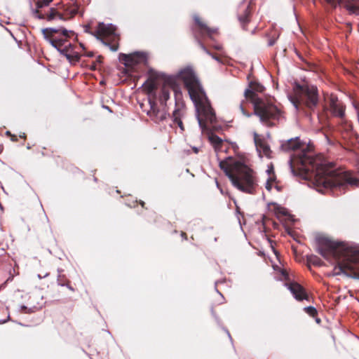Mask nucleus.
Returning <instances> with one entry per match:
<instances>
[{
	"label": "nucleus",
	"instance_id": "obj_1",
	"mask_svg": "<svg viewBox=\"0 0 359 359\" xmlns=\"http://www.w3.org/2000/svg\"><path fill=\"white\" fill-rule=\"evenodd\" d=\"M219 167L238 190L252 194L257 187L253 170L245 163L231 157L219 162Z\"/></svg>",
	"mask_w": 359,
	"mask_h": 359
},
{
	"label": "nucleus",
	"instance_id": "obj_2",
	"mask_svg": "<svg viewBox=\"0 0 359 359\" xmlns=\"http://www.w3.org/2000/svg\"><path fill=\"white\" fill-rule=\"evenodd\" d=\"M177 77L184 81L189 96L195 104L198 124L203 128L202 116H206L210 113V107L206 95L191 69L187 68L181 70Z\"/></svg>",
	"mask_w": 359,
	"mask_h": 359
},
{
	"label": "nucleus",
	"instance_id": "obj_3",
	"mask_svg": "<svg viewBox=\"0 0 359 359\" xmlns=\"http://www.w3.org/2000/svg\"><path fill=\"white\" fill-rule=\"evenodd\" d=\"M244 95L247 99L251 100L254 106L255 114L258 116L262 121L269 118H278L280 112L277 107L271 104L265 103L258 98L255 93L250 89H246Z\"/></svg>",
	"mask_w": 359,
	"mask_h": 359
},
{
	"label": "nucleus",
	"instance_id": "obj_4",
	"mask_svg": "<svg viewBox=\"0 0 359 359\" xmlns=\"http://www.w3.org/2000/svg\"><path fill=\"white\" fill-rule=\"evenodd\" d=\"M72 32L63 27L58 29L46 28L42 29L44 38L55 48L58 51L64 53L65 50L62 49V42L69 37Z\"/></svg>",
	"mask_w": 359,
	"mask_h": 359
},
{
	"label": "nucleus",
	"instance_id": "obj_5",
	"mask_svg": "<svg viewBox=\"0 0 359 359\" xmlns=\"http://www.w3.org/2000/svg\"><path fill=\"white\" fill-rule=\"evenodd\" d=\"M294 92L295 94V97L292 98V97H290L289 99L293 104L296 109H297L298 108L299 100L300 99L301 95L303 93H305L307 97V107H309V108H312L316 105L318 102V94L316 87L311 86L307 87L306 88H304L299 85H296L294 88Z\"/></svg>",
	"mask_w": 359,
	"mask_h": 359
},
{
	"label": "nucleus",
	"instance_id": "obj_6",
	"mask_svg": "<svg viewBox=\"0 0 359 359\" xmlns=\"http://www.w3.org/2000/svg\"><path fill=\"white\" fill-rule=\"evenodd\" d=\"M144 57V54L139 52L131 54L121 53L119 55V60L122 61L126 67H133L139 63Z\"/></svg>",
	"mask_w": 359,
	"mask_h": 359
},
{
	"label": "nucleus",
	"instance_id": "obj_7",
	"mask_svg": "<svg viewBox=\"0 0 359 359\" xmlns=\"http://www.w3.org/2000/svg\"><path fill=\"white\" fill-rule=\"evenodd\" d=\"M253 136L256 149L259 156H264L267 158H271V150L270 147L259 137V136L256 133H253Z\"/></svg>",
	"mask_w": 359,
	"mask_h": 359
},
{
	"label": "nucleus",
	"instance_id": "obj_8",
	"mask_svg": "<svg viewBox=\"0 0 359 359\" xmlns=\"http://www.w3.org/2000/svg\"><path fill=\"white\" fill-rule=\"evenodd\" d=\"M34 17L38 19H46L48 21H52L57 18L60 20H64L62 15L60 14L54 8H48L42 13L35 15Z\"/></svg>",
	"mask_w": 359,
	"mask_h": 359
},
{
	"label": "nucleus",
	"instance_id": "obj_9",
	"mask_svg": "<svg viewBox=\"0 0 359 359\" xmlns=\"http://www.w3.org/2000/svg\"><path fill=\"white\" fill-rule=\"evenodd\" d=\"M285 285L296 299L302 300L306 298V294L300 285L296 283H292L290 284H286Z\"/></svg>",
	"mask_w": 359,
	"mask_h": 359
},
{
	"label": "nucleus",
	"instance_id": "obj_10",
	"mask_svg": "<svg viewBox=\"0 0 359 359\" xmlns=\"http://www.w3.org/2000/svg\"><path fill=\"white\" fill-rule=\"evenodd\" d=\"M266 172L267 177L265 187L268 191H271L273 187H277L276 177L274 173L273 166L269 165Z\"/></svg>",
	"mask_w": 359,
	"mask_h": 359
},
{
	"label": "nucleus",
	"instance_id": "obj_11",
	"mask_svg": "<svg viewBox=\"0 0 359 359\" xmlns=\"http://www.w3.org/2000/svg\"><path fill=\"white\" fill-rule=\"evenodd\" d=\"M115 31L114 27L111 24L105 25L104 23H100L98 25L96 34V37L100 39L101 36H107L114 34Z\"/></svg>",
	"mask_w": 359,
	"mask_h": 359
},
{
	"label": "nucleus",
	"instance_id": "obj_12",
	"mask_svg": "<svg viewBox=\"0 0 359 359\" xmlns=\"http://www.w3.org/2000/svg\"><path fill=\"white\" fill-rule=\"evenodd\" d=\"M330 107L332 114L334 116L342 117L344 114V107L338 101L337 98L332 97L330 99Z\"/></svg>",
	"mask_w": 359,
	"mask_h": 359
},
{
	"label": "nucleus",
	"instance_id": "obj_13",
	"mask_svg": "<svg viewBox=\"0 0 359 359\" xmlns=\"http://www.w3.org/2000/svg\"><path fill=\"white\" fill-rule=\"evenodd\" d=\"M358 269V266L355 264L347 262L340 264L338 267H336L334 269V273L335 275H339L340 273H345L346 271L355 272Z\"/></svg>",
	"mask_w": 359,
	"mask_h": 359
},
{
	"label": "nucleus",
	"instance_id": "obj_14",
	"mask_svg": "<svg viewBox=\"0 0 359 359\" xmlns=\"http://www.w3.org/2000/svg\"><path fill=\"white\" fill-rule=\"evenodd\" d=\"M208 140L211 144L214 147L216 152H218L221 150L222 146L223 144L222 139L215 134H210L208 136Z\"/></svg>",
	"mask_w": 359,
	"mask_h": 359
},
{
	"label": "nucleus",
	"instance_id": "obj_15",
	"mask_svg": "<svg viewBox=\"0 0 359 359\" xmlns=\"http://www.w3.org/2000/svg\"><path fill=\"white\" fill-rule=\"evenodd\" d=\"M53 0H39L36 3V9L34 11V15H36L47 9Z\"/></svg>",
	"mask_w": 359,
	"mask_h": 359
},
{
	"label": "nucleus",
	"instance_id": "obj_16",
	"mask_svg": "<svg viewBox=\"0 0 359 359\" xmlns=\"http://www.w3.org/2000/svg\"><path fill=\"white\" fill-rule=\"evenodd\" d=\"M77 6L75 5V2L73 0H70L69 6L65 10L69 13L72 16L77 12Z\"/></svg>",
	"mask_w": 359,
	"mask_h": 359
},
{
	"label": "nucleus",
	"instance_id": "obj_17",
	"mask_svg": "<svg viewBox=\"0 0 359 359\" xmlns=\"http://www.w3.org/2000/svg\"><path fill=\"white\" fill-rule=\"evenodd\" d=\"M251 90L254 93L253 90H256L257 92H262L264 89V86L259 84H250ZM250 90V88H249Z\"/></svg>",
	"mask_w": 359,
	"mask_h": 359
},
{
	"label": "nucleus",
	"instance_id": "obj_18",
	"mask_svg": "<svg viewBox=\"0 0 359 359\" xmlns=\"http://www.w3.org/2000/svg\"><path fill=\"white\" fill-rule=\"evenodd\" d=\"M170 98V93L168 90L164 87L162 90L161 99L165 102L167 101Z\"/></svg>",
	"mask_w": 359,
	"mask_h": 359
},
{
	"label": "nucleus",
	"instance_id": "obj_19",
	"mask_svg": "<svg viewBox=\"0 0 359 359\" xmlns=\"http://www.w3.org/2000/svg\"><path fill=\"white\" fill-rule=\"evenodd\" d=\"M306 310L311 316H314L316 313V309L312 306H308L306 308Z\"/></svg>",
	"mask_w": 359,
	"mask_h": 359
},
{
	"label": "nucleus",
	"instance_id": "obj_20",
	"mask_svg": "<svg viewBox=\"0 0 359 359\" xmlns=\"http://www.w3.org/2000/svg\"><path fill=\"white\" fill-rule=\"evenodd\" d=\"M240 109H241V111L242 114H243L244 116H247V117H250V114H248V113H247V112L245 111V109H244V108H243V105H242V104H241V105H240Z\"/></svg>",
	"mask_w": 359,
	"mask_h": 359
},
{
	"label": "nucleus",
	"instance_id": "obj_21",
	"mask_svg": "<svg viewBox=\"0 0 359 359\" xmlns=\"http://www.w3.org/2000/svg\"><path fill=\"white\" fill-rule=\"evenodd\" d=\"M176 121H177V124H178L179 127L181 128V130H184V128H183V124H182V121H180V120H176Z\"/></svg>",
	"mask_w": 359,
	"mask_h": 359
},
{
	"label": "nucleus",
	"instance_id": "obj_22",
	"mask_svg": "<svg viewBox=\"0 0 359 359\" xmlns=\"http://www.w3.org/2000/svg\"><path fill=\"white\" fill-rule=\"evenodd\" d=\"M318 251L322 256H323L324 257H327V253L323 249L320 248Z\"/></svg>",
	"mask_w": 359,
	"mask_h": 359
},
{
	"label": "nucleus",
	"instance_id": "obj_23",
	"mask_svg": "<svg viewBox=\"0 0 359 359\" xmlns=\"http://www.w3.org/2000/svg\"><path fill=\"white\" fill-rule=\"evenodd\" d=\"M272 266L274 270L280 271V268L278 265L273 264Z\"/></svg>",
	"mask_w": 359,
	"mask_h": 359
},
{
	"label": "nucleus",
	"instance_id": "obj_24",
	"mask_svg": "<svg viewBox=\"0 0 359 359\" xmlns=\"http://www.w3.org/2000/svg\"><path fill=\"white\" fill-rule=\"evenodd\" d=\"M326 243L327 244L329 248H332L333 246V243L329 241H326Z\"/></svg>",
	"mask_w": 359,
	"mask_h": 359
},
{
	"label": "nucleus",
	"instance_id": "obj_25",
	"mask_svg": "<svg viewBox=\"0 0 359 359\" xmlns=\"http://www.w3.org/2000/svg\"><path fill=\"white\" fill-rule=\"evenodd\" d=\"M166 116V114L165 112H163L162 114L161 115V119H164Z\"/></svg>",
	"mask_w": 359,
	"mask_h": 359
},
{
	"label": "nucleus",
	"instance_id": "obj_26",
	"mask_svg": "<svg viewBox=\"0 0 359 359\" xmlns=\"http://www.w3.org/2000/svg\"><path fill=\"white\" fill-rule=\"evenodd\" d=\"M195 20L199 25H201V27L203 26V25L199 22V20L197 18H195Z\"/></svg>",
	"mask_w": 359,
	"mask_h": 359
},
{
	"label": "nucleus",
	"instance_id": "obj_27",
	"mask_svg": "<svg viewBox=\"0 0 359 359\" xmlns=\"http://www.w3.org/2000/svg\"><path fill=\"white\" fill-rule=\"evenodd\" d=\"M117 49H118V48H117L116 46V47H111V50L112 51H116V50H117Z\"/></svg>",
	"mask_w": 359,
	"mask_h": 359
},
{
	"label": "nucleus",
	"instance_id": "obj_28",
	"mask_svg": "<svg viewBox=\"0 0 359 359\" xmlns=\"http://www.w3.org/2000/svg\"><path fill=\"white\" fill-rule=\"evenodd\" d=\"M355 276L354 278L359 279V272H355Z\"/></svg>",
	"mask_w": 359,
	"mask_h": 359
},
{
	"label": "nucleus",
	"instance_id": "obj_29",
	"mask_svg": "<svg viewBox=\"0 0 359 359\" xmlns=\"http://www.w3.org/2000/svg\"><path fill=\"white\" fill-rule=\"evenodd\" d=\"M273 252H274V254L276 255V257L278 259L277 252L276 250H273Z\"/></svg>",
	"mask_w": 359,
	"mask_h": 359
},
{
	"label": "nucleus",
	"instance_id": "obj_30",
	"mask_svg": "<svg viewBox=\"0 0 359 359\" xmlns=\"http://www.w3.org/2000/svg\"><path fill=\"white\" fill-rule=\"evenodd\" d=\"M329 3L332 4L334 2V0H327Z\"/></svg>",
	"mask_w": 359,
	"mask_h": 359
},
{
	"label": "nucleus",
	"instance_id": "obj_31",
	"mask_svg": "<svg viewBox=\"0 0 359 359\" xmlns=\"http://www.w3.org/2000/svg\"><path fill=\"white\" fill-rule=\"evenodd\" d=\"M194 151H195V152H196V153H197V152H198L197 149H194Z\"/></svg>",
	"mask_w": 359,
	"mask_h": 359
}]
</instances>
